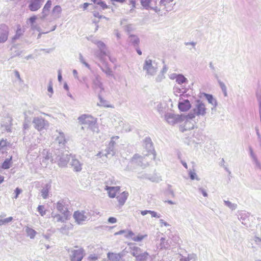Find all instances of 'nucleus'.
Returning a JSON list of instances; mask_svg holds the SVG:
<instances>
[{
    "instance_id": "nucleus-55",
    "label": "nucleus",
    "mask_w": 261,
    "mask_h": 261,
    "mask_svg": "<svg viewBox=\"0 0 261 261\" xmlns=\"http://www.w3.org/2000/svg\"><path fill=\"white\" fill-rule=\"evenodd\" d=\"M51 1H47L45 5H44L43 9H44V11H49V9L51 6Z\"/></svg>"
},
{
    "instance_id": "nucleus-10",
    "label": "nucleus",
    "mask_w": 261,
    "mask_h": 261,
    "mask_svg": "<svg viewBox=\"0 0 261 261\" xmlns=\"http://www.w3.org/2000/svg\"><path fill=\"white\" fill-rule=\"evenodd\" d=\"M130 166H140L144 168L147 165V162L145 160V158L141 155L136 154L134 155L129 162Z\"/></svg>"
},
{
    "instance_id": "nucleus-35",
    "label": "nucleus",
    "mask_w": 261,
    "mask_h": 261,
    "mask_svg": "<svg viewBox=\"0 0 261 261\" xmlns=\"http://www.w3.org/2000/svg\"><path fill=\"white\" fill-rule=\"evenodd\" d=\"M9 143L6 140L2 139L0 141V152L4 153L6 151L7 146Z\"/></svg>"
},
{
    "instance_id": "nucleus-49",
    "label": "nucleus",
    "mask_w": 261,
    "mask_h": 261,
    "mask_svg": "<svg viewBox=\"0 0 261 261\" xmlns=\"http://www.w3.org/2000/svg\"><path fill=\"white\" fill-rule=\"evenodd\" d=\"M47 91L49 92V94H48L49 97H51L54 93V90H53V84H52L51 82H50L48 84V88H47Z\"/></svg>"
},
{
    "instance_id": "nucleus-28",
    "label": "nucleus",
    "mask_w": 261,
    "mask_h": 261,
    "mask_svg": "<svg viewBox=\"0 0 261 261\" xmlns=\"http://www.w3.org/2000/svg\"><path fill=\"white\" fill-rule=\"evenodd\" d=\"M51 216L53 217L55 221L57 222H64L69 219V216L63 215L62 216L60 214H56L53 213H51Z\"/></svg>"
},
{
    "instance_id": "nucleus-51",
    "label": "nucleus",
    "mask_w": 261,
    "mask_h": 261,
    "mask_svg": "<svg viewBox=\"0 0 261 261\" xmlns=\"http://www.w3.org/2000/svg\"><path fill=\"white\" fill-rule=\"evenodd\" d=\"M114 144V142L112 140L111 141L110 144H109V151H108V154H111L112 155H113L114 154V152L113 150V146Z\"/></svg>"
},
{
    "instance_id": "nucleus-26",
    "label": "nucleus",
    "mask_w": 261,
    "mask_h": 261,
    "mask_svg": "<svg viewBox=\"0 0 261 261\" xmlns=\"http://www.w3.org/2000/svg\"><path fill=\"white\" fill-rule=\"evenodd\" d=\"M51 188L50 183H47L44 185L41 191V196L44 199L48 197V193Z\"/></svg>"
},
{
    "instance_id": "nucleus-27",
    "label": "nucleus",
    "mask_w": 261,
    "mask_h": 261,
    "mask_svg": "<svg viewBox=\"0 0 261 261\" xmlns=\"http://www.w3.org/2000/svg\"><path fill=\"white\" fill-rule=\"evenodd\" d=\"M122 257L120 253L109 252L107 254V257L110 261H119Z\"/></svg>"
},
{
    "instance_id": "nucleus-60",
    "label": "nucleus",
    "mask_w": 261,
    "mask_h": 261,
    "mask_svg": "<svg viewBox=\"0 0 261 261\" xmlns=\"http://www.w3.org/2000/svg\"><path fill=\"white\" fill-rule=\"evenodd\" d=\"M87 39L88 40L91 41L92 43H94L95 44L98 41V40L96 39H95L94 37H93V36H90L87 37Z\"/></svg>"
},
{
    "instance_id": "nucleus-52",
    "label": "nucleus",
    "mask_w": 261,
    "mask_h": 261,
    "mask_svg": "<svg viewBox=\"0 0 261 261\" xmlns=\"http://www.w3.org/2000/svg\"><path fill=\"white\" fill-rule=\"evenodd\" d=\"M173 0H160L159 2L160 6H166L167 4L172 2Z\"/></svg>"
},
{
    "instance_id": "nucleus-57",
    "label": "nucleus",
    "mask_w": 261,
    "mask_h": 261,
    "mask_svg": "<svg viewBox=\"0 0 261 261\" xmlns=\"http://www.w3.org/2000/svg\"><path fill=\"white\" fill-rule=\"evenodd\" d=\"M165 78V76L163 73H160L155 79L156 82H161L163 79Z\"/></svg>"
},
{
    "instance_id": "nucleus-47",
    "label": "nucleus",
    "mask_w": 261,
    "mask_h": 261,
    "mask_svg": "<svg viewBox=\"0 0 261 261\" xmlns=\"http://www.w3.org/2000/svg\"><path fill=\"white\" fill-rule=\"evenodd\" d=\"M79 61L82 64L84 65L87 68L90 69V65L86 62L84 57L81 54H79Z\"/></svg>"
},
{
    "instance_id": "nucleus-14",
    "label": "nucleus",
    "mask_w": 261,
    "mask_h": 261,
    "mask_svg": "<svg viewBox=\"0 0 261 261\" xmlns=\"http://www.w3.org/2000/svg\"><path fill=\"white\" fill-rule=\"evenodd\" d=\"M85 211H77L74 212L73 217L75 222L79 225H82L87 219V216Z\"/></svg>"
},
{
    "instance_id": "nucleus-64",
    "label": "nucleus",
    "mask_w": 261,
    "mask_h": 261,
    "mask_svg": "<svg viewBox=\"0 0 261 261\" xmlns=\"http://www.w3.org/2000/svg\"><path fill=\"white\" fill-rule=\"evenodd\" d=\"M89 259L91 261H95L97 259V256L95 254H91L89 256Z\"/></svg>"
},
{
    "instance_id": "nucleus-3",
    "label": "nucleus",
    "mask_w": 261,
    "mask_h": 261,
    "mask_svg": "<svg viewBox=\"0 0 261 261\" xmlns=\"http://www.w3.org/2000/svg\"><path fill=\"white\" fill-rule=\"evenodd\" d=\"M194 118V114L189 113L188 115H182L181 121H184L183 125L180 127V130L182 132L188 130H191L194 128L195 124Z\"/></svg>"
},
{
    "instance_id": "nucleus-59",
    "label": "nucleus",
    "mask_w": 261,
    "mask_h": 261,
    "mask_svg": "<svg viewBox=\"0 0 261 261\" xmlns=\"http://www.w3.org/2000/svg\"><path fill=\"white\" fill-rule=\"evenodd\" d=\"M256 167L261 169V164L258 161L257 157L252 160Z\"/></svg>"
},
{
    "instance_id": "nucleus-17",
    "label": "nucleus",
    "mask_w": 261,
    "mask_h": 261,
    "mask_svg": "<svg viewBox=\"0 0 261 261\" xmlns=\"http://www.w3.org/2000/svg\"><path fill=\"white\" fill-rule=\"evenodd\" d=\"M44 1V0H30L28 8L31 11H36L41 8Z\"/></svg>"
},
{
    "instance_id": "nucleus-16",
    "label": "nucleus",
    "mask_w": 261,
    "mask_h": 261,
    "mask_svg": "<svg viewBox=\"0 0 261 261\" xmlns=\"http://www.w3.org/2000/svg\"><path fill=\"white\" fill-rule=\"evenodd\" d=\"M144 147L145 148L147 151V153H144V155H148L150 153L153 154V158H154L155 155L153 154L154 150L153 146V143L151 139L149 137H146L144 140Z\"/></svg>"
},
{
    "instance_id": "nucleus-42",
    "label": "nucleus",
    "mask_w": 261,
    "mask_h": 261,
    "mask_svg": "<svg viewBox=\"0 0 261 261\" xmlns=\"http://www.w3.org/2000/svg\"><path fill=\"white\" fill-rule=\"evenodd\" d=\"M160 241L161 243L160 244V247L161 249L163 248H168L170 246L168 241H166L165 238H162Z\"/></svg>"
},
{
    "instance_id": "nucleus-48",
    "label": "nucleus",
    "mask_w": 261,
    "mask_h": 261,
    "mask_svg": "<svg viewBox=\"0 0 261 261\" xmlns=\"http://www.w3.org/2000/svg\"><path fill=\"white\" fill-rule=\"evenodd\" d=\"M37 211L42 216H44L46 214V211L44 210L43 205H39Z\"/></svg>"
},
{
    "instance_id": "nucleus-15",
    "label": "nucleus",
    "mask_w": 261,
    "mask_h": 261,
    "mask_svg": "<svg viewBox=\"0 0 261 261\" xmlns=\"http://www.w3.org/2000/svg\"><path fill=\"white\" fill-rule=\"evenodd\" d=\"M9 29L5 24H0V43L5 42L8 37Z\"/></svg>"
},
{
    "instance_id": "nucleus-25",
    "label": "nucleus",
    "mask_w": 261,
    "mask_h": 261,
    "mask_svg": "<svg viewBox=\"0 0 261 261\" xmlns=\"http://www.w3.org/2000/svg\"><path fill=\"white\" fill-rule=\"evenodd\" d=\"M56 142L58 144L61 148H63L66 142L65 135L63 133L59 132V136L56 139Z\"/></svg>"
},
{
    "instance_id": "nucleus-44",
    "label": "nucleus",
    "mask_w": 261,
    "mask_h": 261,
    "mask_svg": "<svg viewBox=\"0 0 261 261\" xmlns=\"http://www.w3.org/2000/svg\"><path fill=\"white\" fill-rule=\"evenodd\" d=\"M215 78L217 80V81L219 84V86L223 92H225V90H227V88L225 85V84L222 82L219 79L217 74L215 75Z\"/></svg>"
},
{
    "instance_id": "nucleus-8",
    "label": "nucleus",
    "mask_w": 261,
    "mask_h": 261,
    "mask_svg": "<svg viewBox=\"0 0 261 261\" xmlns=\"http://www.w3.org/2000/svg\"><path fill=\"white\" fill-rule=\"evenodd\" d=\"M68 204L69 201L66 199H61L56 204L58 211L63 215H65L66 217L70 215V213L68 211Z\"/></svg>"
},
{
    "instance_id": "nucleus-46",
    "label": "nucleus",
    "mask_w": 261,
    "mask_h": 261,
    "mask_svg": "<svg viewBox=\"0 0 261 261\" xmlns=\"http://www.w3.org/2000/svg\"><path fill=\"white\" fill-rule=\"evenodd\" d=\"M13 220L12 217H9L4 219H0V226L5 225L11 222Z\"/></svg>"
},
{
    "instance_id": "nucleus-19",
    "label": "nucleus",
    "mask_w": 261,
    "mask_h": 261,
    "mask_svg": "<svg viewBox=\"0 0 261 261\" xmlns=\"http://www.w3.org/2000/svg\"><path fill=\"white\" fill-rule=\"evenodd\" d=\"M71 161L70 165L73 168V170L76 172H80L82 169L83 164L75 158L74 155H71Z\"/></svg>"
},
{
    "instance_id": "nucleus-13",
    "label": "nucleus",
    "mask_w": 261,
    "mask_h": 261,
    "mask_svg": "<svg viewBox=\"0 0 261 261\" xmlns=\"http://www.w3.org/2000/svg\"><path fill=\"white\" fill-rule=\"evenodd\" d=\"M95 44L99 48V50L95 52V55L102 61L105 56H108L106 45L103 42L98 40Z\"/></svg>"
},
{
    "instance_id": "nucleus-50",
    "label": "nucleus",
    "mask_w": 261,
    "mask_h": 261,
    "mask_svg": "<svg viewBox=\"0 0 261 261\" xmlns=\"http://www.w3.org/2000/svg\"><path fill=\"white\" fill-rule=\"evenodd\" d=\"M36 19H37V17L36 16H35V15L31 17L29 19V21L30 23H31V28L32 29H34L35 27H34V23L35 22Z\"/></svg>"
},
{
    "instance_id": "nucleus-54",
    "label": "nucleus",
    "mask_w": 261,
    "mask_h": 261,
    "mask_svg": "<svg viewBox=\"0 0 261 261\" xmlns=\"http://www.w3.org/2000/svg\"><path fill=\"white\" fill-rule=\"evenodd\" d=\"M124 237L126 239H131L134 236V232L130 230H127V232H124Z\"/></svg>"
},
{
    "instance_id": "nucleus-29",
    "label": "nucleus",
    "mask_w": 261,
    "mask_h": 261,
    "mask_svg": "<svg viewBox=\"0 0 261 261\" xmlns=\"http://www.w3.org/2000/svg\"><path fill=\"white\" fill-rule=\"evenodd\" d=\"M25 231L27 233V236L31 239H34L37 233L34 229L28 226H26L25 227Z\"/></svg>"
},
{
    "instance_id": "nucleus-34",
    "label": "nucleus",
    "mask_w": 261,
    "mask_h": 261,
    "mask_svg": "<svg viewBox=\"0 0 261 261\" xmlns=\"http://www.w3.org/2000/svg\"><path fill=\"white\" fill-rule=\"evenodd\" d=\"M99 103H97V106H102L106 108H113L114 107L111 105L108 104V102L106 100L103 99L100 96H99Z\"/></svg>"
},
{
    "instance_id": "nucleus-1",
    "label": "nucleus",
    "mask_w": 261,
    "mask_h": 261,
    "mask_svg": "<svg viewBox=\"0 0 261 261\" xmlns=\"http://www.w3.org/2000/svg\"><path fill=\"white\" fill-rule=\"evenodd\" d=\"M79 122L87 125L88 128L93 132L98 133L99 129L96 119L90 115L83 114L78 118Z\"/></svg>"
},
{
    "instance_id": "nucleus-4",
    "label": "nucleus",
    "mask_w": 261,
    "mask_h": 261,
    "mask_svg": "<svg viewBox=\"0 0 261 261\" xmlns=\"http://www.w3.org/2000/svg\"><path fill=\"white\" fill-rule=\"evenodd\" d=\"M143 69L146 71V74L153 76L157 72V63L155 60H152L150 58H147L144 61Z\"/></svg>"
},
{
    "instance_id": "nucleus-45",
    "label": "nucleus",
    "mask_w": 261,
    "mask_h": 261,
    "mask_svg": "<svg viewBox=\"0 0 261 261\" xmlns=\"http://www.w3.org/2000/svg\"><path fill=\"white\" fill-rule=\"evenodd\" d=\"M48 11H44V9H43L42 12L41 13V16H40V19L41 20L48 21L49 18H46L48 15Z\"/></svg>"
},
{
    "instance_id": "nucleus-32",
    "label": "nucleus",
    "mask_w": 261,
    "mask_h": 261,
    "mask_svg": "<svg viewBox=\"0 0 261 261\" xmlns=\"http://www.w3.org/2000/svg\"><path fill=\"white\" fill-rule=\"evenodd\" d=\"M12 156L6 159L2 165V168L4 169H8L10 168L12 165Z\"/></svg>"
},
{
    "instance_id": "nucleus-36",
    "label": "nucleus",
    "mask_w": 261,
    "mask_h": 261,
    "mask_svg": "<svg viewBox=\"0 0 261 261\" xmlns=\"http://www.w3.org/2000/svg\"><path fill=\"white\" fill-rule=\"evenodd\" d=\"M176 82L179 85H181L182 84L187 83L188 80L182 74H178Z\"/></svg>"
},
{
    "instance_id": "nucleus-24",
    "label": "nucleus",
    "mask_w": 261,
    "mask_h": 261,
    "mask_svg": "<svg viewBox=\"0 0 261 261\" xmlns=\"http://www.w3.org/2000/svg\"><path fill=\"white\" fill-rule=\"evenodd\" d=\"M105 189L108 191L110 197L114 198L116 195L117 192L119 190L120 187L118 186L113 187L106 186Z\"/></svg>"
},
{
    "instance_id": "nucleus-62",
    "label": "nucleus",
    "mask_w": 261,
    "mask_h": 261,
    "mask_svg": "<svg viewBox=\"0 0 261 261\" xmlns=\"http://www.w3.org/2000/svg\"><path fill=\"white\" fill-rule=\"evenodd\" d=\"M199 191L203 195L204 197H207L208 194L206 190H205L204 189L200 188H199Z\"/></svg>"
},
{
    "instance_id": "nucleus-11",
    "label": "nucleus",
    "mask_w": 261,
    "mask_h": 261,
    "mask_svg": "<svg viewBox=\"0 0 261 261\" xmlns=\"http://www.w3.org/2000/svg\"><path fill=\"white\" fill-rule=\"evenodd\" d=\"M140 3L142 7L146 10L151 9L155 12L161 11V8L156 6L157 0H140Z\"/></svg>"
},
{
    "instance_id": "nucleus-33",
    "label": "nucleus",
    "mask_w": 261,
    "mask_h": 261,
    "mask_svg": "<svg viewBox=\"0 0 261 261\" xmlns=\"http://www.w3.org/2000/svg\"><path fill=\"white\" fill-rule=\"evenodd\" d=\"M23 31H22L20 25L17 27L15 35L12 38V41L14 42L15 40L18 39L23 34Z\"/></svg>"
},
{
    "instance_id": "nucleus-30",
    "label": "nucleus",
    "mask_w": 261,
    "mask_h": 261,
    "mask_svg": "<svg viewBox=\"0 0 261 261\" xmlns=\"http://www.w3.org/2000/svg\"><path fill=\"white\" fill-rule=\"evenodd\" d=\"M238 219L242 221V223L244 225H246V221L248 220V214L244 212H240L238 214Z\"/></svg>"
},
{
    "instance_id": "nucleus-23",
    "label": "nucleus",
    "mask_w": 261,
    "mask_h": 261,
    "mask_svg": "<svg viewBox=\"0 0 261 261\" xmlns=\"http://www.w3.org/2000/svg\"><path fill=\"white\" fill-rule=\"evenodd\" d=\"M128 196V193L127 192L124 191L116 197L120 207H121L124 204L126 199H127Z\"/></svg>"
},
{
    "instance_id": "nucleus-37",
    "label": "nucleus",
    "mask_w": 261,
    "mask_h": 261,
    "mask_svg": "<svg viewBox=\"0 0 261 261\" xmlns=\"http://www.w3.org/2000/svg\"><path fill=\"white\" fill-rule=\"evenodd\" d=\"M188 90V88H179L177 87H174L173 88L174 92L176 95H178V94H179V95H182L186 93Z\"/></svg>"
},
{
    "instance_id": "nucleus-6",
    "label": "nucleus",
    "mask_w": 261,
    "mask_h": 261,
    "mask_svg": "<svg viewBox=\"0 0 261 261\" xmlns=\"http://www.w3.org/2000/svg\"><path fill=\"white\" fill-rule=\"evenodd\" d=\"M69 252L71 261H81L85 255L84 250L78 246H75Z\"/></svg>"
},
{
    "instance_id": "nucleus-61",
    "label": "nucleus",
    "mask_w": 261,
    "mask_h": 261,
    "mask_svg": "<svg viewBox=\"0 0 261 261\" xmlns=\"http://www.w3.org/2000/svg\"><path fill=\"white\" fill-rule=\"evenodd\" d=\"M249 152H250V156L252 158V159L253 160V159H255V158H256V156L254 153L253 149L251 146L249 147Z\"/></svg>"
},
{
    "instance_id": "nucleus-22",
    "label": "nucleus",
    "mask_w": 261,
    "mask_h": 261,
    "mask_svg": "<svg viewBox=\"0 0 261 261\" xmlns=\"http://www.w3.org/2000/svg\"><path fill=\"white\" fill-rule=\"evenodd\" d=\"M43 155L42 162L45 163L46 165H47L48 161H50L52 163H54V161L52 160V158H55L54 152L53 153L48 152L47 150L44 149L42 152Z\"/></svg>"
},
{
    "instance_id": "nucleus-18",
    "label": "nucleus",
    "mask_w": 261,
    "mask_h": 261,
    "mask_svg": "<svg viewBox=\"0 0 261 261\" xmlns=\"http://www.w3.org/2000/svg\"><path fill=\"white\" fill-rule=\"evenodd\" d=\"M62 12V8L59 6L57 5L55 6L51 11V15L50 16L48 22H51L61 17Z\"/></svg>"
},
{
    "instance_id": "nucleus-31",
    "label": "nucleus",
    "mask_w": 261,
    "mask_h": 261,
    "mask_svg": "<svg viewBox=\"0 0 261 261\" xmlns=\"http://www.w3.org/2000/svg\"><path fill=\"white\" fill-rule=\"evenodd\" d=\"M205 98L208 101V103L211 104L215 108L217 105V102L216 99H215L213 95L209 94H204Z\"/></svg>"
},
{
    "instance_id": "nucleus-40",
    "label": "nucleus",
    "mask_w": 261,
    "mask_h": 261,
    "mask_svg": "<svg viewBox=\"0 0 261 261\" xmlns=\"http://www.w3.org/2000/svg\"><path fill=\"white\" fill-rule=\"evenodd\" d=\"M105 182L106 186H110L111 185H115V180L113 176L106 177L105 178Z\"/></svg>"
},
{
    "instance_id": "nucleus-5",
    "label": "nucleus",
    "mask_w": 261,
    "mask_h": 261,
    "mask_svg": "<svg viewBox=\"0 0 261 261\" xmlns=\"http://www.w3.org/2000/svg\"><path fill=\"white\" fill-rule=\"evenodd\" d=\"M132 250V254L136 257L137 261H147L149 259L152 260L153 259L152 256L148 252L141 253V249L138 247H134Z\"/></svg>"
},
{
    "instance_id": "nucleus-12",
    "label": "nucleus",
    "mask_w": 261,
    "mask_h": 261,
    "mask_svg": "<svg viewBox=\"0 0 261 261\" xmlns=\"http://www.w3.org/2000/svg\"><path fill=\"white\" fill-rule=\"evenodd\" d=\"M206 109L204 103L200 100H197L195 107L193 109V113H191L194 114V118L195 115L203 116L206 114Z\"/></svg>"
},
{
    "instance_id": "nucleus-56",
    "label": "nucleus",
    "mask_w": 261,
    "mask_h": 261,
    "mask_svg": "<svg viewBox=\"0 0 261 261\" xmlns=\"http://www.w3.org/2000/svg\"><path fill=\"white\" fill-rule=\"evenodd\" d=\"M11 125L9 124H3L2 128L3 130L7 131L8 132H11Z\"/></svg>"
},
{
    "instance_id": "nucleus-63",
    "label": "nucleus",
    "mask_w": 261,
    "mask_h": 261,
    "mask_svg": "<svg viewBox=\"0 0 261 261\" xmlns=\"http://www.w3.org/2000/svg\"><path fill=\"white\" fill-rule=\"evenodd\" d=\"M162 108H163V107H162V104L161 103H160L157 105L158 111L161 114H163V113Z\"/></svg>"
},
{
    "instance_id": "nucleus-9",
    "label": "nucleus",
    "mask_w": 261,
    "mask_h": 261,
    "mask_svg": "<svg viewBox=\"0 0 261 261\" xmlns=\"http://www.w3.org/2000/svg\"><path fill=\"white\" fill-rule=\"evenodd\" d=\"M182 115H176L172 113H167L165 114L164 118L166 121L170 125L180 123L182 120Z\"/></svg>"
},
{
    "instance_id": "nucleus-58",
    "label": "nucleus",
    "mask_w": 261,
    "mask_h": 261,
    "mask_svg": "<svg viewBox=\"0 0 261 261\" xmlns=\"http://www.w3.org/2000/svg\"><path fill=\"white\" fill-rule=\"evenodd\" d=\"M149 214H150L151 215L152 217L160 218L161 217V215L160 214H158L156 212L154 211L149 210Z\"/></svg>"
},
{
    "instance_id": "nucleus-2",
    "label": "nucleus",
    "mask_w": 261,
    "mask_h": 261,
    "mask_svg": "<svg viewBox=\"0 0 261 261\" xmlns=\"http://www.w3.org/2000/svg\"><path fill=\"white\" fill-rule=\"evenodd\" d=\"M55 158H52V160L54 163H57L59 167H65L70 160L71 155L65 154L63 152V150L57 148L54 150Z\"/></svg>"
},
{
    "instance_id": "nucleus-7",
    "label": "nucleus",
    "mask_w": 261,
    "mask_h": 261,
    "mask_svg": "<svg viewBox=\"0 0 261 261\" xmlns=\"http://www.w3.org/2000/svg\"><path fill=\"white\" fill-rule=\"evenodd\" d=\"M34 128L38 131L46 129L48 126V122L41 117H36L32 121Z\"/></svg>"
},
{
    "instance_id": "nucleus-43",
    "label": "nucleus",
    "mask_w": 261,
    "mask_h": 261,
    "mask_svg": "<svg viewBox=\"0 0 261 261\" xmlns=\"http://www.w3.org/2000/svg\"><path fill=\"white\" fill-rule=\"evenodd\" d=\"M224 202L225 205L229 207L231 210H234L237 207V204L236 203H231L230 201L228 200H224Z\"/></svg>"
},
{
    "instance_id": "nucleus-38",
    "label": "nucleus",
    "mask_w": 261,
    "mask_h": 261,
    "mask_svg": "<svg viewBox=\"0 0 261 261\" xmlns=\"http://www.w3.org/2000/svg\"><path fill=\"white\" fill-rule=\"evenodd\" d=\"M129 41L134 46H137L139 43V38L135 35H130L129 36Z\"/></svg>"
},
{
    "instance_id": "nucleus-41",
    "label": "nucleus",
    "mask_w": 261,
    "mask_h": 261,
    "mask_svg": "<svg viewBox=\"0 0 261 261\" xmlns=\"http://www.w3.org/2000/svg\"><path fill=\"white\" fill-rule=\"evenodd\" d=\"M147 237V234L141 235L139 234L138 236H136L134 233V236L132 237L131 239L135 242H141L143 239H145Z\"/></svg>"
},
{
    "instance_id": "nucleus-53",
    "label": "nucleus",
    "mask_w": 261,
    "mask_h": 261,
    "mask_svg": "<svg viewBox=\"0 0 261 261\" xmlns=\"http://www.w3.org/2000/svg\"><path fill=\"white\" fill-rule=\"evenodd\" d=\"M96 5L99 6L102 10L108 8L107 4L101 0H99V2H98Z\"/></svg>"
},
{
    "instance_id": "nucleus-39",
    "label": "nucleus",
    "mask_w": 261,
    "mask_h": 261,
    "mask_svg": "<svg viewBox=\"0 0 261 261\" xmlns=\"http://www.w3.org/2000/svg\"><path fill=\"white\" fill-rule=\"evenodd\" d=\"M100 69L103 72H105L107 74V76H111L113 78H115V76L113 74L112 70L109 67H106L105 68H103L101 67Z\"/></svg>"
},
{
    "instance_id": "nucleus-20",
    "label": "nucleus",
    "mask_w": 261,
    "mask_h": 261,
    "mask_svg": "<svg viewBox=\"0 0 261 261\" xmlns=\"http://www.w3.org/2000/svg\"><path fill=\"white\" fill-rule=\"evenodd\" d=\"M178 107L180 111H187L191 108V103L188 99H181L178 102Z\"/></svg>"
},
{
    "instance_id": "nucleus-21",
    "label": "nucleus",
    "mask_w": 261,
    "mask_h": 261,
    "mask_svg": "<svg viewBox=\"0 0 261 261\" xmlns=\"http://www.w3.org/2000/svg\"><path fill=\"white\" fill-rule=\"evenodd\" d=\"M92 88L94 89H103L102 84L101 82V77L98 74L94 75V79L92 81Z\"/></svg>"
}]
</instances>
